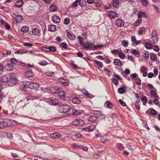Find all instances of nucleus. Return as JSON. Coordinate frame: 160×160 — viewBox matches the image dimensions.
Returning a JSON list of instances; mask_svg holds the SVG:
<instances>
[{"label": "nucleus", "instance_id": "1", "mask_svg": "<svg viewBox=\"0 0 160 160\" xmlns=\"http://www.w3.org/2000/svg\"><path fill=\"white\" fill-rule=\"evenodd\" d=\"M94 44L92 42H86L83 45L82 48L83 49L87 50H93Z\"/></svg>", "mask_w": 160, "mask_h": 160}, {"label": "nucleus", "instance_id": "2", "mask_svg": "<svg viewBox=\"0 0 160 160\" xmlns=\"http://www.w3.org/2000/svg\"><path fill=\"white\" fill-rule=\"evenodd\" d=\"M10 121L9 119H4L2 121L0 122V129L9 126L10 125Z\"/></svg>", "mask_w": 160, "mask_h": 160}, {"label": "nucleus", "instance_id": "3", "mask_svg": "<svg viewBox=\"0 0 160 160\" xmlns=\"http://www.w3.org/2000/svg\"><path fill=\"white\" fill-rule=\"evenodd\" d=\"M70 108L67 105H60L58 108V111L60 113L66 112L70 111Z\"/></svg>", "mask_w": 160, "mask_h": 160}, {"label": "nucleus", "instance_id": "4", "mask_svg": "<svg viewBox=\"0 0 160 160\" xmlns=\"http://www.w3.org/2000/svg\"><path fill=\"white\" fill-rule=\"evenodd\" d=\"M152 39L154 44L156 43L158 41V34L157 31L153 30L151 34Z\"/></svg>", "mask_w": 160, "mask_h": 160}, {"label": "nucleus", "instance_id": "5", "mask_svg": "<svg viewBox=\"0 0 160 160\" xmlns=\"http://www.w3.org/2000/svg\"><path fill=\"white\" fill-rule=\"evenodd\" d=\"M72 124L75 126H82L85 124L84 121L80 119H75L72 122Z\"/></svg>", "mask_w": 160, "mask_h": 160}, {"label": "nucleus", "instance_id": "6", "mask_svg": "<svg viewBox=\"0 0 160 160\" xmlns=\"http://www.w3.org/2000/svg\"><path fill=\"white\" fill-rule=\"evenodd\" d=\"M27 84L28 85V87L31 89H36L39 87L38 83L33 82H27Z\"/></svg>", "mask_w": 160, "mask_h": 160}, {"label": "nucleus", "instance_id": "7", "mask_svg": "<svg viewBox=\"0 0 160 160\" xmlns=\"http://www.w3.org/2000/svg\"><path fill=\"white\" fill-rule=\"evenodd\" d=\"M41 30L38 27H34L32 30V32L33 35L35 36H40V35Z\"/></svg>", "mask_w": 160, "mask_h": 160}, {"label": "nucleus", "instance_id": "8", "mask_svg": "<svg viewBox=\"0 0 160 160\" xmlns=\"http://www.w3.org/2000/svg\"><path fill=\"white\" fill-rule=\"evenodd\" d=\"M17 82V79L15 78H9L8 82V84L11 86H13Z\"/></svg>", "mask_w": 160, "mask_h": 160}, {"label": "nucleus", "instance_id": "9", "mask_svg": "<svg viewBox=\"0 0 160 160\" xmlns=\"http://www.w3.org/2000/svg\"><path fill=\"white\" fill-rule=\"evenodd\" d=\"M116 25L119 27H123L124 24V22L121 19H118L116 21Z\"/></svg>", "mask_w": 160, "mask_h": 160}, {"label": "nucleus", "instance_id": "10", "mask_svg": "<svg viewBox=\"0 0 160 160\" xmlns=\"http://www.w3.org/2000/svg\"><path fill=\"white\" fill-rule=\"evenodd\" d=\"M109 17L111 19L115 18L117 17V13L113 11H109L108 12Z\"/></svg>", "mask_w": 160, "mask_h": 160}, {"label": "nucleus", "instance_id": "11", "mask_svg": "<svg viewBox=\"0 0 160 160\" xmlns=\"http://www.w3.org/2000/svg\"><path fill=\"white\" fill-rule=\"evenodd\" d=\"M70 111L73 115H78L80 114L81 111L74 108H70Z\"/></svg>", "mask_w": 160, "mask_h": 160}, {"label": "nucleus", "instance_id": "12", "mask_svg": "<svg viewBox=\"0 0 160 160\" xmlns=\"http://www.w3.org/2000/svg\"><path fill=\"white\" fill-rule=\"evenodd\" d=\"M66 32L67 36L69 39L72 40H74L75 39L76 37L74 34L71 33L68 30H67L66 31Z\"/></svg>", "mask_w": 160, "mask_h": 160}, {"label": "nucleus", "instance_id": "13", "mask_svg": "<svg viewBox=\"0 0 160 160\" xmlns=\"http://www.w3.org/2000/svg\"><path fill=\"white\" fill-rule=\"evenodd\" d=\"M138 17L139 19H141L142 18H146L147 17V14L145 12L140 11L138 13Z\"/></svg>", "mask_w": 160, "mask_h": 160}, {"label": "nucleus", "instance_id": "14", "mask_svg": "<svg viewBox=\"0 0 160 160\" xmlns=\"http://www.w3.org/2000/svg\"><path fill=\"white\" fill-rule=\"evenodd\" d=\"M96 127L95 125H91L87 127L83 128V130L88 132H91L95 129Z\"/></svg>", "mask_w": 160, "mask_h": 160}, {"label": "nucleus", "instance_id": "15", "mask_svg": "<svg viewBox=\"0 0 160 160\" xmlns=\"http://www.w3.org/2000/svg\"><path fill=\"white\" fill-rule=\"evenodd\" d=\"M69 100L72 101V103L76 104H79L80 103V99L77 97H75L72 98H70Z\"/></svg>", "mask_w": 160, "mask_h": 160}, {"label": "nucleus", "instance_id": "16", "mask_svg": "<svg viewBox=\"0 0 160 160\" xmlns=\"http://www.w3.org/2000/svg\"><path fill=\"white\" fill-rule=\"evenodd\" d=\"M59 82L62 83L64 86H67L68 84V80L64 78H59L58 79Z\"/></svg>", "mask_w": 160, "mask_h": 160}, {"label": "nucleus", "instance_id": "17", "mask_svg": "<svg viewBox=\"0 0 160 160\" xmlns=\"http://www.w3.org/2000/svg\"><path fill=\"white\" fill-rule=\"evenodd\" d=\"M52 19L53 22L56 23H59L60 21V18L56 15H53L52 17Z\"/></svg>", "mask_w": 160, "mask_h": 160}, {"label": "nucleus", "instance_id": "18", "mask_svg": "<svg viewBox=\"0 0 160 160\" xmlns=\"http://www.w3.org/2000/svg\"><path fill=\"white\" fill-rule=\"evenodd\" d=\"M50 136L52 138L57 139L60 138L61 136V135L60 133L58 132H56L51 134Z\"/></svg>", "mask_w": 160, "mask_h": 160}, {"label": "nucleus", "instance_id": "19", "mask_svg": "<svg viewBox=\"0 0 160 160\" xmlns=\"http://www.w3.org/2000/svg\"><path fill=\"white\" fill-rule=\"evenodd\" d=\"M120 2L118 0H114L112 2L113 6L117 8H118L120 6Z\"/></svg>", "mask_w": 160, "mask_h": 160}, {"label": "nucleus", "instance_id": "20", "mask_svg": "<svg viewBox=\"0 0 160 160\" xmlns=\"http://www.w3.org/2000/svg\"><path fill=\"white\" fill-rule=\"evenodd\" d=\"M146 32V29L144 28L141 27L139 28L138 34L139 35L145 34Z\"/></svg>", "mask_w": 160, "mask_h": 160}, {"label": "nucleus", "instance_id": "21", "mask_svg": "<svg viewBox=\"0 0 160 160\" xmlns=\"http://www.w3.org/2000/svg\"><path fill=\"white\" fill-rule=\"evenodd\" d=\"M126 91V87H121L118 89V92L121 94L124 93Z\"/></svg>", "mask_w": 160, "mask_h": 160}, {"label": "nucleus", "instance_id": "22", "mask_svg": "<svg viewBox=\"0 0 160 160\" xmlns=\"http://www.w3.org/2000/svg\"><path fill=\"white\" fill-rule=\"evenodd\" d=\"M49 103L51 105H56L59 102L58 101L57 99H52L49 101Z\"/></svg>", "mask_w": 160, "mask_h": 160}, {"label": "nucleus", "instance_id": "23", "mask_svg": "<svg viewBox=\"0 0 160 160\" xmlns=\"http://www.w3.org/2000/svg\"><path fill=\"white\" fill-rule=\"evenodd\" d=\"M33 73L32 71H29L26 72L24 73V75L28 78L32 77L33 76Z\"/></svg>", "mask_w": 160, "mask_h": 160}, {"label": "nucleus", "instance_id": "24", "mask_svg": "<svg viewBox=\"0 0 160 160\" xmlns=\"http://www.w3.org/2000/svg\"><path fill=\"white\" fill-rule=\"evenodd\" d=\"M23 18L22 15H18L15 18V21L17 23H20L22 21Z\"/></svg>", "mask_w": 160, "mask_h": 160}, {"label": "nucleus", "instance_id": "25", "mask_svg": "<svg viewBox=\"0 0 160 160\" xmlns=\"http://www.w3.org/2000/svg\"><path fill=\"white\" fill-rule=\"evenodd\" d=\"M94 62L95 63L96 66L100 68H102L103 64L101 62L95 60L94 61Z\"/></svg>", "mask_w": 160, "mask_h": 160}, {"label": "nucleus", "instance_id": "26", "mask_svg": "<svg viewBox=\"0 0 160 160\" xmlns=\"http://www.w3.org/2000/svg\"><path fill=\"white\" fill-rule=\"evenodd\" d=\"M105 107L109 108H111L113 106V104L109 101H107L104 104Z\"/></svg>", "mask_w": 160, "mask_h": 160}, {"label": "nucleus", "instance_id": "27", "mask_svg": "<svg viewBox=\"0 0 160 160\" xmlns=\"http://www.w3.org/2000/svg\"><path fill=\"white\" fill-rule=\"evenodd\" d=\"M97 118L94 116H92L89 117L88 121L92 122H94L97 121Z\"/></svg>", "mask_w": 160, "mask_h": 160}, {"label": "nucleus", "instance_id": "28", "mask_svg": "<svg viewBox=\"0 0 160 160\" xmlns=\"http://www.w3.org/2000/svg\"><path fill=\"white\" fill-rule=\"evenodd\" d=\"M48 30L51 32H54L56 30V26L53 25H50L48 27Z\"/></svg>", "mask_w": 160, "mask_h": 160}, {"label": "nucleus", "instance_id": "29", "mask_svg": "<svg viewBox=\"0 0 160 160\" xmlns=\"http://www.w3.org/2000/svg\"><path fill=\"white\" fill-rule=\"evenodd\" d=\"M13 67V66L12 65V64L9 63L6 65L5 68L7 70L10 71L12 70Z\"/></svg>", "mask_w": 160, "mask_h": 160}, {"label": "nucleus", "instance_id": "30", "mask_svg": "<svg viewBox=\"0 0 160 160\" xmlns=\"http://www.w3.org/2000/svg\"><path fill=\"white\" fill-rule=\"evenodd\" d=\"M23 4V1L22 0L18 1L15 4V5L17 7L20 8L22 6Z\"/></svg>", "mask_w": 160, "mask_h": 160}, {"label": "nucleus", "instance_id": "31", "mask_svg": "<svg viewBox=\"0 0 160 160\" xmlns=\"http://www.w3.org/2000/svg\"><path fill=\"white\" fill-rule=\"evenodd\" d=\"M150 94L153 97L155 98H158L159 96H158L156 92L154 90H152L150 92Z\"/></svg>", "mask_w": 160, "mask_h": 160}, {"label": "nucleus", "instance_id": "32", "mask_svg": "<svg viewBox=\"0 0 160 160\" xmlns=\"http://www.w3.org/2000/svg\"><path fill=\"white\" fill-rule=\"evenodd\" d=\"M141 100L143 104L144 105H146L148 101L147 97L145 96H142L141 97Z\"/></svg>", "mask_w": 160, "mask_h": 160}, {"label": "nucleus", "instance_id": "33", "mask_svg": "<svg viewBox=\"0 0 160 160\" xmlns=\"http://www.w3.org/2000/svg\"><path fill=\"white\" fill-rule=\"evenodd\" d=\"M56 6L54 4H51L49 7V10L51 12H55L56 11Z\"/></svg>", "mask_w": 160, "mask_h": 160}, {"label": "nucleus", "instance_id": "34", "mask_svg": "<svg viewBox=\"0 0 160 160\" xmlns=\"http://www.w3.org/2000/svg\"><path fill=\"white\" fill-rule=\"evenodd\" d=\"M93 113L96 115H100L101 116H105L103 113L101 111L98 110H94Z\"/></svg>", "mask_w": 160, "mask_h": 160}, {"label": "nucleus", "instance_id": "35", "mask_svg": "<svg viewBox=\"0 0 160 160\" xmlns=\"http://www.w3.org/2000/svg\"><path fill=\"white\" fill-rule=\"evenodd\" d=\"M58 95L59 96L62 98H64L66 96L65 93L63 90L60 91L58 92Z\"/></svg>", "mask_w": 160, "mask_h": 160}, {"label": "nucleus", "instance_id": "36", "mask_svg": "<svg viewBox=\"0 0 160 160\" xmlns=\"http://www.w3.org/2000/svg\"><path fill=\"white\" fill-rule=\"evenodd\" d=\"M114 63L115 65L117 66H120L121 64V60L118 59H114Z\"/></svg>", "mask_w": 160, "mask_h": 160}, {"label": "nucleus", "instance_id": "37", "mask_svg": "<svg viewBox=\"0 0 160 160\" xmlns=\"http://www.w3.org/2000/svg\"><path fill=\"white\" fill-rule=\"evenodd\" d=\"M78 39L79 40V42L81 45H83L84 44L83 40L84 38L81 36H78L77 37Z\"/></svg>", "mask_w": 160, "mask_h": 160}, {"label": "nucleus", "instance_id": "38", "mask_svg": "<svg viewBox=\"0 0 160 160\" xmlns=\"http://www.w3.org/2000/svg\"><path fill=\"white\" fill-rule=\"evenodd\" d=\"M72 148L74 149L78 148L81 149L82 147V146L78 145L76 143H73L72 144Z\"/></svg>", "mask_w": 160, "mask_h": 160}, {"label": "nucleus", "instance_id": "39", "mask_svg": "<svg viewBox=\"0 0 160 160\" xmlns=\"http://www.w3.org/2000/svg\"><path fill=\"white\" fill-rule=\"evenodd\" d=\"M117 148L119 150H123L124 149V148L122 145L120 143H118L117 144Z\"/></svg>", "mask_w": 160, "mask_h": 160}, {"label": "nucleus", "instance_id": "40", "mask_svg": "<svg viewBox=\"0 0 160 160\" xmlns=\"http://www.w3.org/2000/svg\"><path fill=\"white\" fill-rule=\"evenodd\" d=\"M142 5L146 7L147 6L148 4V0H141Z\"/></svg>", "mask_w": 160, "mask_h": 160}, {"label": "nucleus", "instance_id": "41", "mask_svg": "<svg viewBox=\"0 0 160 160\" xmlns=\"http://www.w3.org/2000/svg\"><path fill=\"white\" fill-rule=\"evenodd\" d=\"M9 79V78L7 77V76H3L1 79V81L2 82H7L8 83Z\"/></svg>", "mask_w": 160, "mask_h": 160}, {"label": "nucleus", "instance_id": "42", "mask_svg": "<svg viewBox=\"0 0 160 160\" xmlns=\"http://www.w3.org/2000/svg\"><path fill=\"white\" fill-rule=\"evenodd\" d=\"M11 53V51L4 50L3 52V54L4 56L9 55Z\"/></svg>", "mask_w": 160, "mask_h": 160}, {"label": "nucleus", "instance_id": "43", "mask_svg": "<svg viewBox=\"0 0 160 160\" xmlns=\"http://www.w3.org/2000/svg\"><path fill=\"white\" fill-rule=\"evenodd\" d=\"M128 44V42L125 40H123L122 42V46L127 47Z\"/></svg>", "mask_w": 160, "mask_h": 160}, {"label": "nucleus", "instance_id": "44", "mask_svg": "<svg viewBox=\"0 0 160 160\" xmlns=\"http://www.w3.org/2000/svg\"><path fill=\"white\" fill-rule=\"evenodd\" d=\"M136 83L138 85L140 86L141 84V80L139 78H136L134 79Z\"/></svg>", "mask_w": 160, "mask_h": 160}, {"label": "nucleus", "instance_id": "45", "mask_svg": "<svg viewBox=\"0 0 160 160\" xmlns=\"http://www.w3.org/2000/svg\"><path fill=\"white\" fill-rule=\"evenodd\" d=\"M111 52L113 54H118L120 53V51L118 49H113L111 50Z\"/></svg>", "mask_w": 160, "mask_h": 160}, {"label": "nucleus", "instance_id": "46", "mask_svg": "<svg viewBox=\"0 0 160 160\" xmlns=\"http://www.w3.org/2000/svg\"><path fill=\"white\" fill-rule=\"evenodd\" d=\"M28 30V28L27 26H23L21 28V30L23 32H27Z\"/></svg>", "mask_w": 160, "mask_h": 160}, {"label": "nucleus", "instance_id": "47", "mask_svg": "<svg viewBox=\"0 0 160 160\" xmlns=\"http://www.w3.org/2000/svg\"><path fill=\"white\" fill-rule=\"evenodd\" d=\"M142 21V20L141 19L138 18V19L134 23V26H137L139 25L141 23Z\"/></svg>", "mask_w": 160, "mask_h": 160}, {"label": "nucleus", "instance_id": "48", "mask_svg": "<svg viewBox=\"0 0 160 160\" xmlns=\"http://www.w3.org/2000/svg\"><path fill=\"white\" fill-rule=\"evenodd\" d=\"M79 2V5L82 7L84 6L86 4V2L83 0H80Z\"/></svg>", "mask_w": 160, "mask_h": 160}, {"label": "nucleus", "instance_id": "49", "mask_svg": "<svg viewBox=\"0 0 160 160\" xmlns=\"http://www.w3.org/2000/svg\"><path fill=\"white\" fill-rule=\"evenodd\" d=\"M143 57L146 59L148 58L149 57V53L148 51H145L143 54Z\"/></svg>", "mask_w": 160, "mask_h": 160}, {"label": "nucleus", "instance_id": "50", "mask_svg": "<svg viewBox=\"0 0 160 160\" xmlns=\"http://www.w3.org/2000/svg\"><path fill=\"white\" fill-rule=\"evenodd\" d=\"M150 59L152 60H155L157 58V55L156 54L152 53L150 54Z\"/></svg>", "mask_w": 160, "mask_h": 160}, {"label": "nucleus", "instance_id": "51", "mask_svg": "<svg viewBox=\"0 0 160 160\" xmlns=\"http://www.w3.org/2000/svg\"><path fill=\"white\" fill-rule=\"evenodd\" d=\"M145 47L147 49H151L152 48V45L150 43L147 42L145 44Z\"/></svg>", "mask_w": 160, "mask_h": 160}, {"label": "nucleus", "instance_id": "52", "mask_svg": "<svg viewBox=\"0 0 160 160\" xmlns=\"http://www.w3.org/2000/svg\"><path fill=\"white\" fill-rule=\"evenodd\" d=\"M140 102L139 101L136 102L135 103V107L138 110L140 109Z\"/></svg>", "mask_w": 160, "mask_h": 160}, {"label": "nucleus", "instance_id": "53", "mask_svg": "<svg viewBox=\"0 0 160 160\" xmlns=\"http://www.w3.org/2000/svg\"><path fill=\"white\" fill-rule=\"evenodd\" d=\"M49 48L50 49V52L52 51L54 52L56 51V48L55 46H49Z\"/></svg>", "mask_w": 160, "mask_h": 160}, {"label": "nucleus", "instance_id": "54", "mask_svg": "<svg viewBox=\"0 0 160 160\" xmlns=\"http://www.w3.org/2000/svg\"><path fill=\"white\" fill-rule=\"evenodd\" d=\"M61 46L64 49H66L68 47V45L65 42H63L61 44Z\"/></svg>", "mask_w": 160, "mask_h": 160}, {"label": "nucleus", "instance_id": "55", "mask_svg": "<svg viewBox=\"0 0 160 160\" xmlns=\"http://www.w3.org/2000/svg\"><path fill=\"white\" fill-rule=\"evenodd\" d=\"M131 53L133 54H138L139 53V52L137 50L133 49L131 52Z\"/></svg>", "mask_w": 160, "mask_h": 160}, {"label": "nucleus", "instance_id": "56", "mask_svg": "<svg viewBox=\"0 0 160 160\" xmlns=\"http://www.w3.org/2000/svg\"><path fill=\"white\" fill-rule=\"evenodd\" d=\"M70 20L68 18H66L64 21V23L65 24L68 25L70 23Z\"/></svg>", "mask_w": 160, "mask_h": 160}, {"label": "nucleus", "instance_id": "57", "mask_svg": "<svg viewBox=\"0 0 160 160\" xmlns=\"http://www.w3.org/2000/svg\"><path fill=\"white\" fill-rule=\"evenodd\" d=\"M112 82L114 83V84L115 85H117L118 83V80L114 78H112Z\"/></svg>", "mask_w": 160, "mask_h": 160}, {"label": "nucleus", "instance_id": "58", "mask_svg": "<svg viewBox=\"0 0 160 160\" xmlns=\"http://www.w3.org/2000/svg\"><path fill=\"white\" fill-rule=\"evenodd\" d=\"M79 0H76L74 2L73 4L72 5V7L74 8L76 7L78 4Z\"/></svg>", "mask_w": 160, "mask_h": 160}, {"label": "nucleus", "instance_id": "59", "mask_svg": "<svg viewBox=\"0 0 160 160\" xmlns=\"http://www.w3.org/2000/svg\"><path fill=\"white\" fill-rule=\"evenodd\" d=\"M35 94H36V97L38 98L41 95V92L38 90H37L36 91Z\"/></svg>", "mask_w": 160, "mask_h": 160}, {"label": "nucleus", "instance_id": "60", "mask_svg": "<svg viewBox=\"0 0 160 160\" xmlns=\"http://www.w3.org/2000/svg\"><path fill=\"white\" fill-rule=\"evenodd\" d=\"M131 39L132 44H135V43L137 41L136 37L135 36H131Z\"/></svg>", "mask_w": 160, "mask_h": 160}, {"label": "nucleus", "instance_id": "61", "mask_svg": "<svg viewBox=\"0 0 160 160\" xmlns=\"http://www.w3.org/2000/svg\"><path fill=\"white\" fill-rule=\"evenodd\" d=\"M48 64L47 62L44 60L41 61V62H39V64L42 66H44Z\"/></svg>", "mask_w": 160, "mask_h": 160}, {"label": "nucleus", "instance_id": "62", "mask_svg": "<svg viewBox=\"0 0 160 160\" xmlns=\"http://www.w3.org/2000/svg\"><path fill=\"white\" fill-rule=\"evenodd\" d=\"M127 147L128 148V150L130 151H132L133 149L130 143H128L126 145Z\"/></svg>", "mask_w": 160, "mask_h": 160}, {"label": "nucleus", "instance_id": "63", "mask_svg": "<svg viewBox=\"0 0 160 160\" xmlns=\"http://www.w3.org/2000/svg\"><path fill=\"white\" fill-rule=\"evenodd\" d=\"M118 54L119 57L122 59H124L125 57V54L123 53L120 52Z\"/></svg>", "mask_w": 160, "mask_h": 160}, {"label": "nucleus", "instance_id": "64", "mask_svg": "<svg viewBox=\"0 0 160 160\" xmlns=\"http://www.w3.org/2000/svg\"><path fill=\"white\" fill-rule=\"evenodd\" d=\"M24 45L25 46L28 47H31L33 46V45L31 43L27 42L24 43Z\"/></svg>", "mask_w": 160, "mask_h": 160}]
</instances>
